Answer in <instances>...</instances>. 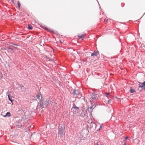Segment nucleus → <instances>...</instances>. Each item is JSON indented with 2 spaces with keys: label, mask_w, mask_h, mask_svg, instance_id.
<instances>
[{
  "label": "nucleus",
  "mask_w": 145,
  "mask_h": 145,
  "mask_svg": "<svg viewBox=\"0 0 145 145\" xmlns=\"http://www.w3.org/2000/svg\"><path fill=\"white\" fill-rule=\"evenodd\" d=\"M74 108L75 109H77H77H78V107H76V106L74 107Z\"/></svg>",
  "instance_id": "nucleus-17"
},
{
  "label": "nucleus",
  "mask_w": 145,
  "mask_h": 145,
  "mask_svg": "<svg viewBox=\"0 0 145 145\" xmlns=\"http://www.w3.org/2000/svg\"><path fill=\"white\" fill-rule=\"evenodd\" d=\"M108 103H111V101L110 100H109L108 101Z\"/></svg>",
  "instance_id": "nucleus-15"
},
{
  "label": "nucleus",
  "mask_w": 145,
  "mask_h": 145,
  "mask_svg": "<svg viewBox=\"0 0 145 145\" xmlns=\"http://www.w3.org/2000/svg\"><path fill=\"white\" fill-rule=\"evenodd\" d=\"M84 35L82 34V35H78V37L79 38V39H80L81 38H82V40H83V39H82V38L84 37Z\"/></svg>",
  "instance_id": "nucleus-7"
},
{
  "label": "nucleus",
  "mask_w": 145,
  "mask_h": 145,
  "mask_svg": "<svg viewBox=\"0 0 145 145\" xmlns=\"http://www.w3.org/2000/svg\"><path fill=\"white\" fill-rule=\"evenodd\" d=\"M128 138V137H126V138H125V139H127V138Z\"/></svg>",
  "instance_id": "nucleus-20"
},
{
  "label": "nucleus",
  "mask_w": 145,
  "mask_h": 145,
  "mask_svg": "<svg viewBox=\"0 0 145 145\" xmlns=\"http://www.w3.org/2000/svg\"><path fill=\"white\" fill-rule=\"evenodd\" d=\"M37 98L39 99H40V97H42L41 94H39L38 95H36Z\"/></svg>",
  "instance_id": "nucleus-10"
},
{
  "label": "nucleus",
  "mask_w": 145,
  "mask_h": 145,
  "mask_svg": "<svg viewBox=\"0 0 145 145\" xmlns=\"http://www.w3.org/2000/svg\"><path fill=\"white\" fill-rule=\"evenodd\" d=\"M141 85H142L143 86H145V81H144L142 84H141Z\"/></svg>",
  "instance_id": "nucleus-14"
},
{
  "label": "nucleus",
  "mask_w": 145,
  "mask_h": 145,
  "mask_svg": "<svg viewBox=\"0 0 145 145\" xmlns=\"http://www.w3.org/2000/svg\"><path fill=\"white\" fill-rule=\"evenodd\" d=\"M124 143H125V144L124 145H126V140H124Z\"/></svg>",
  "instance_id": "nucleus-16"
},
{
  "label": "nucleus",
  "mask_w": 145,
  "mask_h": 145,
  "mask_svg": "<svg viewBox=\"0 0 145 145\" xmlns=\"http://www.w3.org/2000/svg\"><path fill=\"white\" fill-rule=\"evenodd\" d=\"M44 29H45L46 30H47V31H50L51 32L53 31L51 29H49L47 27H45L44 28Z\"/></svg>",
  "instance_id": "nucleus-8"
},
{
  "label": "nucleus",
  "mask_w": 145,
  "mask_h": 145,
  "mask_svg": "<svg viewBox=\"0 0 145 145\" xmlns=\"http://www.w3.org/2000/svg\"><path fill=\"white\" fill-rule=\"evenodd\" d=\"M107 94H109V93H107Z\"/></svg>",
  "instance_id": "nucleus-22"
},
{
  "label": "nucleus",
  "mask_w": 145,
  "mask_h": 145,
  "mask_svg": "<svg viewBox=\"0 0 145 145\" xmlns=\"http://www.w3.org/2000/svg\"><path fill=\"white\" fill-rule=\"evenodd\" d=\"M102 125H101L100 128L102 127Z\"/></svg>",
  "instance_id": "nucleus-21"
},
{
  "label": "nucleus",
  "mask_w": 145,
  "mask_h": 145,
  "mask_svg": "<svg viewBox=\"0 0 145 145\" xmlns=\"http://www.w3.org/2000/svg\"><path fill=\"white\" fill-rule=\"evenodd\" d=\"M49 102H51L50 101L49 99H47L46 100L45 103V105L46 106H47L48 104L49 103Z\"/></svg>",
  "instance_id": "nucleus-6"
},
{
  "label": "nucleus",
  "mask_w": 145,
  "mask_h": 145,
  "mask_svg": "<svg viewBox=\"0 0 145 145\" xmlns=\"http://www.w3.org/2000/svg\"><path fill=\"white\" fill-rule=\"evenodd\" d=\"M143 88L144 89H145V86H143Z\"/></svg>",
  "instance_id": "nucleus-18"
},
{
  "label": "nucleus",
  "mask_w": 145,
  "mask_h": 145,
  "mask_svg": "<svg viewBox=\"0 0 145 145\" xmlns=\"http://www.w3.org/2000/svg\"><path fill=\"white\" fill-rule=\"evenodd\" d=\"M17 3H18V8H20L21 4L20 3V1H18Z\"/></svg>",
  "instance_id": "nucleus-12"
},
{
  "label": "nucleus",
  "mask_w": 145,
  "mask_h": 145,
  "mask_svg": "<svg viewBox=\"0 0 145 145\" xmlns=\"http://www.w3.org/2000/svg\"><path fill=\"white\" fill-rule=\"evenodd\" d=\"M73 93L74 94H79L80 92L78 90L74 89L73 91Z\"/></svg>",
  "instance_id": "nucleus-3"
},
{
  "label": "nucleus",
  "mask_w": 145,
  "mask_h": 145,
  "mask_svg": "<svg viewBox=\"0 0 145 145\" xmlns=\"http://www.w3.org/2000/svg\"><path fill=\"white\" fill-rule=\"evenodd\" d=\"M10 94H9V95L8 94V99H9V100L10 101H11V102L12 103V104L13 105V102H12L13 100L11 99L10 97Z\"/></svg>",
  "instance_id": "nucleus-9"
},
{
  "label": "nucleus",
  "mask_w": 145,
  "mask_h": 145,
  "mask_svg": "<svg viewBox=\"0 0 145 145\" xmlns=\"http://www.w3.org/2000/svg\"><path fill=\"white\" fill-rule=\"evenodd\" d=\"M143 87V86L142 85H141L140 84V85L138 89V90L140 91H141L142 90Z\"/></svg>",
  "instance_id": "nucleus-4"
},
{
  "label": "nucleus",
  "mask_w": 145,
  "mask_h": 145,
  "mask_svg": "<svg viewBox=\"0 0 145 145\" xmlns=\"http://www.w3.org/2000/svg\"><path fill=\"white\" fill-rule=\"evenodd\" d=\"M11 116V115L10 114V112H7L6 113V115L4 116V117H7H7H10Z\"/></svg>",
  "instance_id": "nucleus-5"
},
{
  "label": "nucleus",
  "mask_w": 145,
  "mask_h": 145,
  "mask_svg": "<svg viewBox=\"0 0 145 145\" xmlns=\"http://www.w3.org/2000/svg\"><path fill=\"white\" fill-rule=\"evenodd\" d=\"M99 52L98 51L95 52L94 51L93 53L91 54V56H96L99 54Z\"/></svg>",
  "instance_id": "nucleus-2"
},
{
  "label": "nucleus",
  "mask_w": 145,
  "mask_h": 145,
  "mask_svg": "<svg viewBox=\"0 0 145 145\" xmlns=\"http://www.w3.org/2000/svg\"><path fill=\"white\" fill-rule=\"evenodd\" d=\"M106 21V20H104V22H105Z\"/></svg>",
  "instance_id": "nucleus-19"
},
{
  "label": "nucleus",
  "mask_w": 145,
  "mask_h": 145,
  "mask_svg": "<svg viewBox=\"0 0 145 145\" xmlns=\"http://www.w3.org/2000/svg\"><path fill=\"white\" fill-rule=\"evenodd\" d=\"M136 91L134 89H132L131 88L130 89V92L131 93H133L135 92Z\"/></svg>",
  "instance_id": "nucleus-13"
},
{
  "label": "nucleus",
  "mask_w": 145,
  "mask_h": 145,
  "mask_svg": "<svg viewBox=\"0 0 145 145\" xmlns=\"http://www.w3.org/2000/svg\"><path fill=\"white\" fill-rule=\"evenodd\" d=\"M28 28L31 30L33 29L31 25L30 24H28Z\"/></svg>",
  "instance_id": "nucleus-11"
},
{
  "label": "nucleus",
  "mask_w": 145,
  "mask_h": 145,
  "mask_svg": "<svg viewBox=\"0 0 145 145\" xmlns=\"http://www.w3.org/2000/svg\"><path fill=\"white\" fill-rule=\"evenodd\" d=\"M65 128L62 126L59 127L58 135H60V137H62L63 135Z\"/></svg>",
  "instance_id": "nucleus-1"
}]
</instances>
